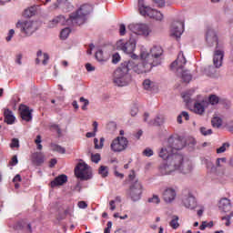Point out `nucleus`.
Segmentation results:
<instances>
[{
	"instance_id": "1",
	"label": "nucleus",
	"mask_w": 233,
	"mask_h": 233,
	"mask_svg": "<svg viewBox=\"0 0 233 233\" xmlns=\"http://www.w3.org/2000/svg\"><path fill=\"white\" fill-rule=\"evenodd\" d=\"M130 70H134L136 74H145L150 72V65L143 66L139 65V62H136V60L125 62L114 72L113 83L116 86H127L130 85L132 81V76L128 73Z\"/></svg>"
},
{
	"instance_id": "2",
	"label": "nucleus",
	"mask_w": 233,
	"mask_h": 233,
	"mask_svg": "<svg viewBox=\"0 0 233 233\" xmlns=\"http://www.w3.org/2000/svg\"><path fill=\"white\" fill-rule=\"evenodd\" d=\"M185 141L179 137H170L164 146L158 151V157L167 160L174 159L176 156H181L177 154V150H183L185 148Z\"/></svg>"
},
{
	"instance_id": "3",
	"label": "nucleus",
	"mask_w": 233,
	"mask_h": 233,
	"mask_svg": "<svg viewBox=\"0 0 233 233\" xmlns=\"http://www.w3.org/2000/svg\"><path fill=\"white\" fill-rule=\"evenodd\" d=\"M163 55V48L161 46H153L150 50H147V47L142 46L140 47V59L141 63H138L140 66H147L149 65L150 70L154 68V66H157V65L161 64L159 58Z\"/></svg>"
},
{
	"instance_id": "4",
	"label": "nucleus",
	"mask_w": 233,
	"mask_h": 233,
	"mask_svg": "<svg viewBox=\"0 0 233 233\" xmlns=\"http://www.w3.org/2000/svg\"><path fill=\"white\" fill-rule=\"evenodd\" d=\"M187 65V58L183 52L178 53L177 58L171 64L170 67L173 72H176L178 77L182 79L184 83H189L192 81V74L188 70H185Z\"/></svg>"
},
{
	"instance_id": "5",
	"label": "nucleus",
	"mask_w": 233,
	"mask_h": 233,
	"mask_svg": "<svg viewBox=\"0 0 233 233\" xmlns=\"http://www.w3.org/2000/svg\"><path fill=\"white\" fill-rule=\"evenodd\" d=\"M92 12V5H84L80 6L75 13H72L67 18V26H72V25H85L86 22V15H90Z\"/></svg>"
},
{
	"instance_id": "6",
	"label": "nucleus",
	"mask_w": 233,
	"mask_h": 233,
	"mask_svg": "<svg viewBox=\"0 0 233 233\" xmlns=\"http://www.w3.org/2000/svg\"><path fill=\"white\" fill-rule=\"evenodd\" d=\"M137 10L142 17H149L150 19H156V21H163V13H160L157 9L147 5L145 0L137 1Z\"/></svg>"
},
{
	"instance_id": "7",
	"label": "nucleus",
	"mask_w": 233,
	"mask_h": 233,
	"mask_svg": "<svg viewBox=\"0 0 233 233\" xmlns=\"http://www.w3.org/2000/svg\"><path fill=\"white\" fill-rule=\"evenodd\" d=\"M137 42L134 38H129L128 40H118L116 42V48L117 50H121L124 54H128L131 56V61H135L137 63L139 56L134 54L136 50V46Z\"/></svg>"
},
{
	"instance_id": "8",
	"label": "nucleus",
	"mask_w": 233,
	"mask_h": 233,
	"mask_svg": "<svg viewBox=\"0 0 233 233\" xmlns=\"http://www.w3.org/2000/svg\"><path fill=\"white\" fill-rule=\"evenodd\" d=\"M179 166L177 164V156L173 157V158L167 160V162L161 164L158 167V172L160 176H172L177 172Z\"/></svg>"
},
{
	"instance_id": "9",
	"label": "nucleus",
	"mask_w": 233,
	"mask_h": 233,
	"mask_svg": "<svg viewBox=\"0 0 233 233\" xmlns=\"http://www.w3.org/2000/svg\"><path fill=\"white\" fill-rule=\"evenodd\" d=\"M127 31L135 35H142L143 37H148L152 34V28L148 24L145 23H132L127 25Z\"/></svg>"
},
{
	"instance_id": "10",
	"label": "nucleus",
	"mask_w": 233,
	"mask_h": 233,
	"mask_svg": "<svg viewBox=\"0 0 233 233\" xmlns=\"http://www.w3.org/2000/svg\"><path fill=\"white\" fill-rule=\"evenodd\" d=\"M15 26L25 37H30V35H33L34 33L37 31L35 22L32 20H18Z\"/></svg>"
},
{
	"instance_id": "11",
	"label": "nucleus",
	"mask_w": 233,
	"mask_h": 233,
	"mask_svg": "<svg viewBox=\"0 0 233 233\" xmlns=\"http://www.w3.org/2000/svg\"><path fill=\"white\" fill-rule=\"evenodd\" d=\"M75 175L81 181L92 179V168L85 162H79L75 168Z\"/></svg>"
},
{
	"instance_id": "12",
	"label": "nucleus",
	"mask_w": 233,
	"mask_h": 233,
	"mask_svg": "<svg viewBox=\"0 0 233 233\" xmlns=\"http://www.w3.org/2000/svg\"><path fill=\"white\" fill-rule=\"evenodd\" d=\"M127 148H128V139L125 137H116L110 144V149L115 153L125 152Z\"/></svg>"
},
{
	"instance_id": "13",
	"label": "nucleus",
	"mask_w": 233,
	"mask_h": 233,
	"mask_svg": "<svg viewBox=\"0 0 233 233\" xmlns=\"http://www.w3.org/2000/svg\"><path fill=\"white\" fill-rule=\"evenodd\" d=\"M177 172L179 174H184L185 176L188 174H192V170H194V165L190 160H184L183 155L177 156Z\"/></svg>"
},
{
	"instance_id": "14",
	"label": "nucleus",
	"mask_w": 233,
	"mask_h": 233,
	"mask_svg": "<svg viewBox=\"0 0 233 233\" xmlns=\"http://www.w3.org/2000/svg\"><path fill=\"white\" fill-rule=\"evenodd\" d=\"M182 205L185 208L194 210L198 208V199L190 191H185L182 195Z\"/></svg>"
},
{
	"instance_id": "15",
	"label": "nucleus",
	"mask_w": 233,
	"mask_h": 233,
	"mask_svg": "<svg viewBox=\"0 0 233 233\" xmlns=\"http://www.w3.org/2000/svg\"><path fill=\"white\" fill-rule=\"evenodd\" d=\"M141 194H143V185L139 180H136L132 182L130 190H129V197L130 198L136 202L141 199Z\"/></svg>"
},
{
	"instance_id": "16",
	"label": "nucleus",
	"mask_w": 233,
	"mask_h": 233,
	"mask_svg": "<svg viewBox=\"0 0 233 233\" xmlns=\"http://www.w3.org/2000/svg\"><path fill=\"white\" fill-rule=\"evenodd\" d=\"M223 57H225V50L217 46L213 54V65L215 68H221L223 66Z\"/></svg>"
},
{
	"instance_id": "17",
	"label": "nucleus",
	"mask_w": 233,
	"mask_h": 233,
	"mask_svg": "<svg viewBox=\"0 0 233 233\" xmlns=\"http://www.w3.org/2000/svg\"><path fill=\"white\" fill-rule=\"evenodd\" d=\"M185 31V22L183 21H176L173 22L171 26V35L173 37H181L183 35V32Z\"/></svg>"
},
{
	"instance_id": "18",
	"label": "nucleus",
	"mask_w": 233,
	"mask_h": 233,
	"mask_svg": "<svg viewBox=\"0 0 233 233\" xmlns=\"http://www.w3.org/2000/svg\"><path fill=\"white\" fill-rule=\"evenodd\" d=\"M177 196V191L172 187H166L162 193L163 199L166 203H172Z\"/></svg>"
},
{
	"instance_id": "19",
	"label": "nucleus",
	"mask_w": 233,
	"mask_h": 233,
	"mask_svg": "<svg viewBox=\"0 0 233 233\" xmlns=\"http://www.w3.org/2000/svg\"><path fill=\"white\" fill-rule=\"evenodd\" d=\"M208 106H210L208 100H202L200 102H196L194 104L193 112L195 114H198V116H203V114H205V109L208 108Z\"/></svg>"
},
{
	"instance_id": "20",
	"label": "nucleus",
	"mask_w": 233,
	"mask_h": 233,
	"mask_svg": "<svg viewBox=\"0 0 233 233\" xmlns=\"http://www.w3.org/2000/svg\"><path fill=\"white\" fill-rule=\"evenodd\" d=\"M57 25H68V19H66V17H65L63 15H57L49 21L48 27L56 28Z\"/></svg>"
},
{
	"instance_id": "21",
	"label": "nucleus",
	"mask_w": 233,
	"mask_h": 233,
	"mask_svg": "<svg viewBox=\"0 0 233 233\" xmlns=\"http://www.w3.org/2000/svg\"><path fill=\"white\" fill-rule=\"evenodd\" d=\"M206 41L209 46H214V45H218V35L214 29H208L206 33Z\"/></svg>"
},
{
	"instance_id": "22",
	"label": "nucleus",
	"mask_w": 233,
	"mask_h": 233,
	"mask_svg": "<svg viewBox=\"0 0 233 233\" xmlns=\"http://www.w3.org/2000/svg\"><path fill=\"white\" fill-rule=\"evenodd\" d=\"M19 112L22 119L24 121H30L32 119V110H30V107L21 105L19 107Z\"/></svg>"
},
{
	"instance_id": "23",
	"label": "nucleus",
	"mask_w": 233,
	"mask_h": 233,
	"mask_svg": "<svg viewBox=\"0 0 233 233\" xmlns=\"http://www.w3.org/2000/svg\"><path fill=\"white\" fill-rule=\"evenodd\" d=\"M218 208L220 210H222V212H230V209L232 208L230 199L227 198H221L218 204Z\"/></svg>"
},
{
	"instance_id": "24",
	"label": "nucleus",
	"mask_w": 233,
	"mask_h": 233,
	"mask_svg": "<svg viewBox=\"0 0 233 233\" xmlns=\"http://www.w3.org/2000/svg\"><path fill=\"white\" fill-rule=\"evenodd\" d=\"M31 161L34 165H43V163H45V155L39 152L33 153L31 156Z\"/></svg>"
},
{
	"instance_id": "25",
	"label": "nucleus",
	"mask_w": 233,
	"mask_h": 233,
	"mask_svg": "<svg viewBox=\"0 0 233 233\" xmlns=\"http://www.w3.org/2000/svg\"><path fill=\"white\" fill-rule=\"evenodd\" d=\"M66 181H68V177H66V175H60L51 182V187L53 188L54 187H61V185H65Z\"/></svg>"
},
{
	"instance_id": "26",
	"label": "nucleus",
	"mask_w": 233,
	"mask_h": 233,
	"mask_svg": "<svg viewBox=\"0 0 233 233\" xmlns=\"http://www.w3.org/2000/svg\"><path fill=\"white\" fill-rule=\"evenodd\" d=\"M37 58L35 60L36 65H39L42 61L43 65H48V61L50 59V56H48V54L44 53L43 51H37L36 53Z\"/></svg>"
},
{
	"instance_id": "27",
	"label": "nucleus",
	"mask_w": 233,
	"mask_h": 233,
	"mask_svg": "<svg viewBox=\"0 0 233 233\" xmlns=\"http://www.w3.org/2000/svg\"><path fill=\"white\" fill-rule=\"evenodd\" d=\"M5 116V122L7 123V125H14L15 121V116H14V113H12L11 110L5 109L4 112Z\"/></svg>"
},
{
	"instance_id": "28",
	"label": "nucleus",
	"mask_w": 233,
	"mask_h": 233,
	"mask_svg": "<svg viewBox=\"0 0 233 233\" xmlns=\"http://www.w3.org/2000/svg\"><path fill=\"white\" fill-rule=\"evenodd\" d=\"M95 150H103L105 147V137H100V141L97 138H94Z\"/></svg>"
},
{
	"instance_id": "29",
	"label": "nucleus",
	"mask_w": 233,
	"mask_h": 233,
	"mask_svg": "<svg viewBox=\"0 0 233 233\" xmlns=\"http://www.w3.org/2000/svg\"><path fill=\"white\" fill-rule=\"evenodd\" d=\"M119 203H121V197H116L115 198V199L110 200L109 201V210H111V212H114V210H116L117 205H119Z\"/></svg>"
},
{
	"instance_id": "30",
	"label": "nucleus",
	"mask_w": 233,
	"mask_h": 233,
	"mask_svg": "<svg viewBox=\"0 0 233 233\" xmlns=\"http://www.w3.org/2000/svg\"><path fill=\"white\" fill-rule=\"evenodd\" d=\"M37 12V5L31 6L25 10L24 15L25 17H33L35 14Z\"/></svg>"
},
{
	"instance_id": "31",
	"label": "nucleus",
	"mask_w": 233,
	"mask_h": 233,
	"mask_svg": "<svg viewBox=\"0 0 233 233\" xmlns=\"http://www.w3.org/2000/svg\"><path fill=\"white\" fill-rule=\"evenodd\" d=\"M165 123V116L161 115H157L153 122H151V125H154L155 127H161Z\"/></svg>"
},
{
	"instance_id": "32",
	"label": "nucleus",
	"mask_w": 233,
	"mask_h": 233,
	"mask_svg": "<svg viewBox=\"0 0 233 233\" xmlns=\"http://www.w3.org/2000/svg\"><path fill=\"white\" fill-rule=\"evenodd\" d=\"M211 125L214 128H220L223 125V120L219 116H215L211 120Z\"/></svg>"
},
{
	"instance_id": "33",
	"label": "nucleus",
	"mask_w": 233,
	"mask_h": 233,
	"mask_svg": "<svg viewBox=\"0 0 233 233\" xmlns=\"http://www.w3.org/2000/svg\"><path fill=\"white\" fill-rule=\"evenodd\" d=\"M51 150H53V152H58V154H65L66 152V149H65V147L56 144L51 145Z\"/></svg>"
},
{
	"instance_id": "34",
	"label": "nucleus",
	"mask_w": 233,
	"mask_h": 233,
	"mask_svg": "<svg viewBox=\"0 0 233 233\" xmlns=\"http://www.w3.org/2000/svg\"><path fill=\"white\" fill-rule=\"evenodd\" d=\"M145 90H153L156 86V83L152 82L150 79H146L143 83Z\"/></svg>"
},
{
	"instance_id": "35",
	"label": "nucleus",
	"mask_w": 233,
	"mask_h": 233,
	"mask_svg": "<svg viewBox=\"0 0 233 233\" xmlns=\"http://www.w3.org/2000/svg\"><path fill=\"white\" fill-rule=\"evenodd\" d=\"M71 32H72V30L70 29V27H66V28L62 29L60 32V38L63 40L68 39V35H70Z\"/></svg>"
},
{
	"instance_id": "36",
	"label": "nucleus",
	"mask_w": 233,
	"mask_h": 233,
	"mask_svg": "<svg viewBox=\"0 0 233 233\" xmlns=\"http://www.w3.org/2000/svg\"><path fill=\"white\" fill-rule=\"evenodd\" d=\"M98 174L101 177H106L108 176V167L101 166L98 169Z\"/></svg>"
},
{
	"instance_id": "37",
	"label": "nucleus",
	"mask_w": 233,
	"mask_h": 233,
	"mask_svg": "<svg viewBox=\"0 0 233 233\" xmlns=\"http://www.w3.org/2000/svg\"><path fill=\"white\" fill-rule=\"evenodd\" d=\"M179 217L174 216L169 223L170 227L173 228L174 229L179 228Z\"/></svg>"
},
{
	"instance_id": "38",
	"label": "nucleus",
	"mask_w": 233,
	"mask_h": 233,
	"mask_svg": "<svg viewBox=\"0 0 233 233\" xmlns=\"http://www.w3.org/2000/svg\"><path fill=\"white\" fill-rule=\"evenodd\" d=\"M227 148H230V143L228 142L223 143L220 147L217 148V154H223L227 152Z\"/></svg>"
},
{
	"instance_id": "39",
	"label": "nucleus",
	"mask_w": 233,
	"mask_h": 233,
	"mask_svg": "<svg viewBox=\"0 0 233 233\" xmlns=\"http://www.w3.org/2000/svg\"><path fill=\"white\" fill-rule=\"evenodd\" d=\"M208 103L209 105H218V103H219V97L216 95H211L209 97H208Z\"/></svg>"
},
{
	"instance_id": "40",
	"label": "nucleus",
	"mask_w": 233,
	"mask_h": 233,
	"mask_svg": "<svg viewBox=\"0 0 233 233\" xmlns=\"http://www.w3.org/2000/svg\"><path fill=\"white\" fill-rule=\"evenodd\" d=\"M148 203H154L155 205H159V203H161V199H159V196L153 195V197L148 198Z\"/></svg>"
},
{
	"instance_id": "41",
	"label": "nucleus",
	"mask_w": 233,
	"mask_h": 233,
	"mask_svg": "<svg viewBox=\"0 0 233 233\" xmlns=\"http://www.w3.org/2000/svg\"><path fill=\"white\" fill-rule=\"evenodd\" d=\"M63 3V0H56V2L53 3L50 6H49V10L52 12L54 10H57V8H59V6H61V4Z\"/></svg>"
},
{
	"instance_id": "42",
	"label": "nucleus",
	"mask_w": 233,
	"mask_h": 233,
	"mask_svg": "<svg viewBox=\"0 0 233 233\" xmlns=\"http://www.w3.org/2000/svg\"><path fill=\"white\" fill-rule=\"evenodd\" d=\"M91 161L93 163H99V161H101V154H99V153L92 154L91 155Z\"/></svg>"
},
{
	"instance_id": "43",
	"label": "nucleus",
	"mask_w": 233,
	"mask_h": 233,
	"mask_svg": "<svg viewBox=\"0 0 233 233\" xmlns=\"http://www.w3.org/2000/svg\"><path fill=\"white\" fill-rule=\"evenodd\" d=\"M200 134H202V136H212V129H207V127H200Z\"/></svg>"
},
{
	"instance_id": "44",
	"label": "nucleus",
	"mask_w": 233,
	"mask_h": 233,
	"mask_svg": "<svg viewBox=\"0 0 233 233\" xmlns=\"http://www.w3.org/2000/svg\"><path fill=\"white\" fill-rule=\"evenodd\" d=\"M96 58L97 59V61H99V63H103V61H105V57L103 56V51L102 50H98L96 53Z\"/></svg>"
},
{
	"instance_id": "45",
	"label": "nucleus",
	"mask_w": 233,
	"mask_h": 233,
	"mask_svg": "<svg viewBox=\"0 0 233 233\" xmlns=\"http://www.w3.org/2000/svg\"><path fill=\"white\" fill-rule=\"evenodd\" d=\"M223 163H227V157L217 158L216 165L218 168H221V167H223Z\"/></svg>"
},
{
	"instance_id": "46",
	"label": "nucleus",
	"mask_w": 233,
	"mask_h": 233,
	"mask_svg": "<svg viewBox=\"0 0 233 233\" xmlns=\"http://www.w3.org/2000/svg\"><path fill=\"white\" fill-rule=\"evenodd\" d=\"M119 61H121V56L117 53L114 54L112 56V63L114 65H117Z\"/></svg>"
},
{
	"instance_id": "47",
	"label": "nucleus",
	"mask_w": 233,
	"mask_h": 233,
	"mask_svg": "<svg viewBox=\"0 0 233 233\" xmlns=\"http://www.w3.org/2000/svg\"><path fill=\"white\" fill-rule=\"evenodd\" d=\"M182 97H183L185 103H187V105H188V103H190V101H191L190 93H188V92L184 93L182 95Z\"/></svg>"
},
{
	"instance_id": "48",
	"label": "nucleus",
	"mask_w": 233,
	"mask_h": 233,
	"mask_svg": "<svg viewBox=\"0 0 233 233\" xmlns=\"http://www.w3.org/2000/svg\"><path fill=\"white\" fill-rule=\"evenodd\" d=\"M202 165H205V167H206L207 168H212V167H213L212 161H210V160H208V159H207V158H204V159L202 160Z\"/></svg>"
},
{
	"instance_id": "49",
	"label": "nucleus",
	"mask_w": 233,
	"mask_h": 233,
	"mask_svg": "<svg viewBox=\"0 0 233 233\" xmlns=\"http://www.w3.org/2000/svg\"><path fill=\"white\" fill-rule=\"evenodd\" d=\"M15 34V31L14 29H10L7 36L5 37V41L10 42L12 41V37H14V35Z\"/></svg>"
},
{
	"instance_id": "50",
	"label": "nucleus",
	"mask_w": 233,
	"mask_h": 233,
	"mask_svg": "<svg viewBox=\"0 0 233 233\" xmlns=\"http://www.w3.org/2000/svg\"><path fill=\"white\" fill-rule=\"evenodd\" d=\"M80 103H84V105L82 106V110H86V106H88L89 105L88 100L82 96L80 97Z\"/></svg>"
},
{
	"instance_id": "51",
	"label": "nucleus",
	"mask_w": 233,
	"mask_h": 233,
	"mask_svg": "<svg viewBox=\"0 0 233 233\" xmlns=\"http://www.w3.org/2000/svg\"><path fill=\"white\" fill-rule=\"evenodd\" d=\"M144 156H146V157H151V156H154V151L150 148H146L143 151Z\"/></svg>"
},
{
	"instance_id": "52",
	"label": "nucleus",
	"mask_w": 233,
	"mask_h": 233,
	"mask_svg": "<svg viewBox=\"0 0 233 233\" xmlns=\"http://www.w3.org/2000/svg\"><path fill=\"white\" fill-rule=\"evenodd\" d=\"M23 55L22 54H17L16 55V56H15V63H16V65H19V66H21V65H23Z\"/></svg>"
},
{
	"instance_id": "53",
	"label": "nucleus",
	"mask_w": 233,
	"mask_h": 233,
	"mask_svg": "<svg viewBox=\"0 0 233 233\" xmlns=\"http://www.w3.org/2000/svg\"><path fill=\"white\" fill-rule=\"evenodd\" d=\"M197 208H199V209L197 211V214H198V216H199V218H201V216H203V212H205V206H203V205H198Z\"/></svg>"
},
{
	"instance_id": "54",
	"label": "nucleus",
	"mask_w": 233,
	"mask_h": 233,
	"mask_svg": "<svg viewBox=\"0 0 233 233\" xmlns=\"http://www.w3.org/2000/svg\"><path fill=\"white\" fill-rule=\"evenodd\" d=\"M125 34H127V26L124 24H121L119 25V35H125Z\"/></svg>"
},
{
	"instance_id": "55",
	"label": "nucleus",
	"mask_w": 233,
	"mask_h": 233,
	"mask_svg": "<svg viewBox=\"0 0 233 233\" xmlns=\"http://www.w3.org/2000/svg\"><path fill=\"white\" fill-rule=\"evenodd\" d=\"M65 214L72 216L74 214V205L67 207V208L65 210Z\"/></svg>"
},
{
	"instance_id": "56",
	"label": "nucleus",
	"mask_w": 233,
	"mask_h": 233,
	"mask_svg": "<svg viewBox=\"0 0 233 233\" xmlns=\"http://www.w3.org/2000/svg\"><path fill=\"white\" fill-rule=\"evenodd\" d=\"M153 1L154 3H156V5H157V6L162 8V6H165V5L167 4V1L168 0H153Z\"/></svg>"
},
{
	"instance_id": "57",
	"label": "nucleus",
	"mask_w": 233,
	"mask_h": 233,
	"mask_svg": "<svg viewBox=\"0 0 233 233\" xmlns=\"http://www.w3.org/2000/svg\"><path fill=\"white\" fill-rule=\"evenodd\" d=\"M11 148H18L19 147V140L17 138H14L10 145Z\"/></svg>"
},
{
	"instance_id": "58",
	"label": "nucleus",
	"mask_w": 233,
	"mask_h": 233,
	"mask_svg": "<svg viewBox=\"0 0 233 233\" xmlns=\"http://www.w3.org/2000/svg\"><path fill=\"white\" fill-rule=\"evenodd\" d=\"M77 207H78V208L85 209L88 207V204H86L85 201H79L77 203Z\"/></svg>"
},
{
	"instance_id": "59",
	"label": "nucleus",
	"mask_w": 233,
	"mask_h": 233,
	"mask_svg": "<svg viewBox=\"0 0 233 233\" xmlns=\"http://www.w3.org/2000/svg\"><path fill=\"white\" fill-rule=\"evenodd\" d=\"M128 177H129L130 181H133V183L137 181V179H136V172H134V171H131Z\"/></svg>"
},
{
	"instance_id": "60",
	"label": "nucleus",
	"mask_w": 233,
	"mask_h": 233,
	"mask_svg": "<svg viewBox=\"0 0 233 233\" xmlns=\"http://www.w3.org/2000/svg\"><path fill=\"white\" fill-rule=\"evenodd\" d=\"M137 112H138L137 106H133L131 108L130 114L134 117V116H137Z\"/></svg>"
},
{
	"instance_id": "61",
	"label": "nucleus",
	"mask_w": 233,
	"mask_h": 233,
	"mask_svg": "<svg viewBox=\"0 0 233 233\" xmlns=\"http://www.w3.org/2000/svg\"><path fill=\"white\" fill-rule=\"evenodd\" d=\"M86 69L87 70V72H94V70H96V67H94L91 64H86Z\"/></svg>"
},
{
	"instance_id": "62",
	"label": "nucleus",
	"mask_w": 233,
	"mask_h": 233,
	"mask_svg": "<svg viewBox=\"0 0 233 233\" xmlns=\"http://www.w3.org/2000/svg\"><path fill=\"white\" fill-rule=\"evenodd\" d=\"M180 116H181L182 117H185L186 121H188V119H190V116L188 115V112H187V111H183V112L180 114Z\"/></svg>"
},
{
	"instance_id": "63",
	"label": "nucleus",
	"mask_w": 233,
	"mask_h": 233,
	"mask_svg": "<svg viewBox=\"0 0 233 233\" xmlns=\"http://www.w3.org/2000/svg\"><path fill=\"white\" fill-rule=\"evenodd\" d=\"M110 228H112V221L107 222V228H105L104 233H110Z\"/></svg>"
},
{
	"instance_id": "64",
	"label": "nucleus",
	"mask_w": 233,
	"mask_h": 233,
	"mask_svg": "<svg viewBox=\"0 0 233 233\" xmlns=\"http://www.w3.org/2000/svg\"><path fill=\"white\" fill-rule=\"evenodd\" d=\"M10 163H11L12 167H15V165H17V163H18L17 157L16 156L13 157Z\"/></svg>"
}]
</instances>
